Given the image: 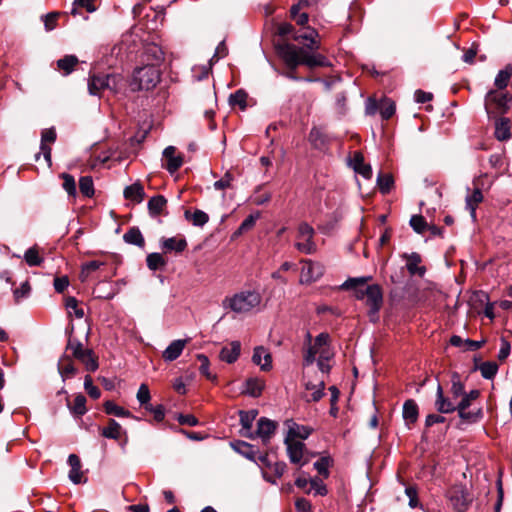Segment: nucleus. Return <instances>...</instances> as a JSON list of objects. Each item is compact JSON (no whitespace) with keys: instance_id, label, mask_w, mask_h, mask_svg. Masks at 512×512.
<instances>
[{"instance_id":"obj_1","label":"nucleus","mask_w":512,"mask_h":512,"mask_svg":"<svg viewBox=\"0 0 512 512\" xmlns=\"http://www.w3.org/2000/svg\"><path fill=\"white\" fill-rule=\"evenodd\" d=\"M164 60V52L157 44H148L141 54L142 66L135 68L130 87L132 91H149L154 89L161 80L160 65Z\"/></svg>"},{"instance_id":"obj_2","label":"nucleus","mask_w":512,"mask_h":512,"mask_svg":"<svg viewBox=\"0 0 512 512\" xmlns=\"http://www.w3.org/2000/svg\"><path fill=\"white\" fill-rule=\"evenodd\" d=\"M299 48L294 44L286 43L279 47V55L284 60L286 65L295 70L299 65H305L309 68L329 66L328 59L322 54L315 53V50L306 51Z\"/></svg>"},{"instance_id":"obj_3","label":"nucleus","mask_w":512,"mask_h":512,"mask_svg":"<svg viewBox=\"0 0 512 512\" xmlns=\"http://www.w3.org/2000/svg\"><path fill=\"white\" fill-rule=\"evenodd\" d=\"M262 296L256 290H242L232 296H227L222 301L225 310H231L236 314H247L258 308Z\"/></svg>"},{"instance_id":"obj_4","label":"nucleus","mask_w":512,"mask_h":512,"mask_svg":"<svg viewBox=\"0 0 512 512\" xmlns=\"http://www.w3.org/2000/svg\"><path fill=\"white\" fill-rule=\"evenodd\" d=\"M125 86L124 77L121 74H92L88 79V91L91 95L99 96L105 90L119 93Z\"/></svg>"},{"instance_id":"obj_5","label":"nucleus","mask_w":512,"mask_h":512,"mask_svg":"<svg viewBox=\"0 0 512 512\" xmlns=\"http://www.w3.org/2000/svg\"><path fill=\"white\" fill-rule=\"evenodd\" d=\"M277 31L280 36L292 35L293 40L301 43L308 50H318L320 48L319 33L312 27L295 31L292 24L284 22L279 24Z\"/></svg>"},{"instance_id":"obj_6","label":"nucleus","mask_w":512,"mask_h":512,"mask_svg":"<svg viewBox=\"0 0 512 512\" xmlns=\"http://www.w3.org/2000/svg\"><path fill=\"white\" fill-rule=\"evenodd\" d=\"M306 341L308 343V348L304 354V364L311 365L315 361V357L317 354L321 355V351H329L328 350V342H329V334L328 333H320L316 336L314 343H312V336L310 333L306 335Z\"/></svg>"},{"instance_id":"obj_7","label":"nucleus","mask_w":512,"mask_h":512,"mask_svg":"<svg viewBox=\"0 0 512 512\" xmlns=\"http://www.w3.org/2000/svg\"><path fill=\"white\" fill-rule=\"evenodd\" d=\"M512 97L506 92L491 90L485 97V108L487 113L492 109L497 112L504 113L509 109Z\"/></svg>"},{"instance_id":"obj_8","label":"nucleus","mask_w":512,"mask_h":512,"mask_svg":"<svg viewBox=\"0 0 512 512\" xmlns=\"http://www.w3.org/2000/svg\"><path fill=\"white\" fill-rule=\"evenodd\" d=\"M314 229L308 223H301L298 227V242L295 247L304 254H312L316 251V244L313 241Z\"/></svg>"},{"instance_id":"obj_9","label":"nucleus","mask_w":512,"mask_h":512,"mask_svg":"<svg viewBox=\"0 0 512 512\" xmlns=\"http://www.w3.org/2000/svg\"><path fill=\"white\" fill-rule=\"evenodd\" d=\"M366 294V305L369 307V316L371 321H376L378 319V312L383 303V295L382 290L379 285L373 284L366 286L365 288Z\"/></svg>"},{"instance_id":"obj_10","label":"nucleus","mask_w":512,"mask_h":512,"mask_svg":"<svg viewBox=\"0 0 512 512\" xmlns=\"http://www.w3.org/2000/svg\"><path fill=\"white\" fill-rule=\"evenodd\" d=\"M301 263L303 264L299 280L301 284H310L322 277L324 268L320 263L312 260H302Z\"/></svg>"},{"instance_id":"obj_11","label":"nucleus","mask_w":512,"mask_h":512,"mask_svg":"<svg viewBox=\"0 0 512 512\" xmlns=\"http://www.w3.org/2000/svg\"><path fill=\"white\" fill-rule=\"evenodd\" d=\"M460 401L456 404V411L459 417L466 422L475 423L479 421L482 416V409L478 408L475 411H468V408L472 405V401L467 398L466 395L460 397Z\"/></svg>"},{"instance_id":"obj_12","label":"nucleus","mask_w":512,"mask_h":512,"mask_svg":"<svg viewBox=\"0 0 512 512\" xmlns=\"http://www.w3.org/2000/svg\"><path fill=\"white\" fill-rule=\"evenodd\" d=\"M452 506L459 512L467 509L471 502L467 490L463 486L452 487L447 494Z\"/></svg>"},{"instance_id":"obj_13","label":"nucleus","mask_w":512,"mask_h":512,"mask_svg":"<svg viewBox=\"0 0 512 512\" xmlns=\"http://www.w3.org/2000/svg\"><path fill=\"white\" fill-rule=\"evenodd\" d=\"M277 422L270 420L266 417H261L257 421V429L254 431L255 438L258 437L261 439L263 444H268L275 434V431L277 429Z\"/></svg>"},{"instance_id":"obj_14","label":"nucleus","mask_w":512,"mask_h":512,"mask_svg":"<svg viewBox=\"0 0 512 512\" xmlns=\"http://www.w3.org/2000/svg\"><path fill=\"white\" fill-rule=\"evenodd\" d=\"M455 399L452 397H447L444 395L443 388L440 384L437 386L436 390V399H435V408L439 413L449 414L456 411V403Z\"/></svg>"},{"instance_id":"obj_15","label":"nucleus","mask_w":512,"mask_h":512,"mask_svg":"<svg viewBox=\"0 0 512 512\" xmlns=\"http://www.w3.org/2000/svg\"><path fill=\"white\" fill-rule=\"evenodd\" d=\"M284 442L287 446V453L290 461L294 464H299L303 466L306 461H302L305 445L299 440H291L289 438H285Z\"/></svg>"},{"instance_id":"obj_16","label":"nucleus","mask_w":512,"mask_h":512,"mask_svg":"<svg viewBox=\"0 0 512 512\" xmlns=\"http://www.w3.org/2000/svg\"><path fill=\"white\" fill-rule=\"evenodd\" d=\"M68 464L70 466V471L68 477L71 482L74 484L85 483L87 478L82 471V465L80 458L76 454H70L68 457Z\"/></svg>"},{"instance_id":"obj_17","label":"nucleus","mask_w":512,"mask_h":512,"mask_svg":"<svg viewBox=\"0 0 512 512\" xmlns=\"http://www.w3.org/2000/svg\"><path fill=\"white\" fill-rule=\"evenodd\" d=\"M163 157L166 160L165 168L170 174L175 173L183 164V157L181 154L176 155V148L168 146L163 151Z\"/></svg>"},{"instance_id":"obj_18","label":"nucleus","mask_w":512,"mask_h":512,"mask_svg":"<svg viewBox=\"0 0 512 512\" xmlns=\"http://www.w3.org/2000/svg\"><path fill=\"white\" fill-rule=\"evenodd\" d=\"M369 279L370 277L349 278L340 286V289H354L355 297L359 300H364L366 298L365 284Z\"/></svg>"},{"instance_id":"obj_19","label":"nucleus","mask_w":512,"mask_h":512,"mask_svg":"<svg viewBox=\"0 0 512 512\" xmlns=\"http://www.w3.org/2000/svg\"><path fill=\"white\" fill-rule=\"evenodd\" d=\"M257 411L251 410V411H241L240 412V424L242 426L241 428V435L249 438V439H255L254 431H252V425L253 421L256 418Z\"/></svg>"},{"instance_id":"obj_20","label":"nucleus","mask_w":512,"mask_h":512,"mask_svg":"<svg viewBox=\"0 0 512 512\" xmlns=\"http://www.w3.org/2000/svg\"><path fill=\"white\" fill-rule=\"evenodd\" d=\"M252 361L255 365L260 366L263 371H269L272 368L271 354L262 346L254 349Z\"/></svg>"},{"instance_id":"obj_21","label":"nucleus","mask_w":512,"mask_h":512,"mask_svg":"<svg viewBox=\"0 0 512 512\" xmlns=\"http://www.w3.org/2000/svg\"><path fill=\"white\" fill-rule=\"evenodd\" d=\"M240 351L241 343L239 341H232L221 349L219 358L228 364H232L239 358Z\"/></svg>"},{"instance_id":"obj_22","label":"nucleus","mask_w":512,"mask_h":512,"mask_svg":"<svg viewBox=\"0 0 512 512\" xmlns=\"http://www.w3.org/2000/svg\"><path fill=\"white\" fill-rule=\"evenodd\" d=\"M351 165L354 171L360 175H362L365 179L372 178V168L369 164L364 162V157L362 153L355 152L352 159Z\"/></svg>"},{"instance_id":"obj_23","label":"nucleus","mask_w":512,"mask_h":512,"mask_svg":"<svg viewBox=\"0 0 512 512\" xmlns=\"http://www.w3.org/2000/svg\"><path fill=\"white\" fill-rule=\"evenodd\" d=\"M186 340H174L172 341L169 346L163 351L162 357L167 362H172L176 360L183 352Z\"/></svg>"},{"instance_id":"obj_24","label":"nucleus","mask_w":512,"mask_h":512,"mask_svg":"<svg viewBox=\"0 0 512 512\" xmlns=\"http://www.w3.org/2000/svg\"><path fill=\"white\" fill-rule=\"evenodd\" d=\"M161 247L164 252L175 251L177 253H181L187 248V241L183 237L164 238L161 240Z\"/></svg>"},{"instance_id":"obj_25","label":"nucleus","mask_w":512,"mask_h":512,"mask_svg":"<svg viewBox=\"0 0 512 512\" xmlns=\"http://www.w3.org/2000/svg\"><path fill=\"white\" fill-rule=\"evenodd\" d=\"M404 257L407 259L406 268L411 275L422 277L425 274V267L419 265L421 263V256L418 253L413 252L409 255H404Z\"/></svg>"},{"instance_id":"obj_26","label":"nucleus","mask_w":512,"mask_h":512,"mask_svg":"<svg viewBox=\"0 0 512 512\" xmlns=\"http://www.w3.org/2000/svg\"><path fill=\"white\" fill-rule=\"evenodd\" d=\"M475 188L470 195L466 196V208L470 211L473 219L476 218V208L483 201V194L478 184L474 182Z\"/></svg>"},{"instance_id":"obj_27","label":"nucleus","mask_w":512,"mask_h":512,"mask_svg":"<svg viewBox=\"0 0 512 512\" xmlns=\"http://www.w3.org/2000/svg\"><path fill=\"white\" fill-rule=\"evenodd\" d=\"M510 120L506 117H499L495 121V137L499 141L510 139Z\"/></svg>"},{"instance_id":"obj_28","label":"nucleus","mask_w":512,"mask_h":512,"mask_svg":"<svg viewBox=\"0 0 512 512\" xmlns=\"http://www.w3.org/2000/svg\"><path fill=\"white\" fill-rule=\"evenodd\" d=\"M287 423L289 429L285 438L291 440H296V438L306 439L311 434V429L306 426L298 425L292 421H288Z\"/></svg>"},{"instance_id":"obj_29","label":"nucleus","mask_w":512,"mask_h":512,"mask_svg":"<svg viewBox=\"0 0 512 512\" xmlns=\"http://www.w3.org/2000/svg\"><path fill=\"white\" fill-rule=\"evenodd\" d=\"M124 197L127 200H131L136 203L142 202L145 197L143 186L140 183H134L130 186H127L124 190Z\"/></svg>"},{"instance_id":"obj_30","label":"nucleus","mask_w":512,"mask_h":512,"mask_svg":"<svg viewBox=\"0 0 512 512\" xmlns=\"http://www.w3.org/2000/svg\"><path fill=\"white\" fill-rule=\"evenodd\" d=\"M265 383L259 378H249L245 382L244 393L252 396L259 397L264 389Z\"/></svg>"},{"instance_id":"obj_31","label":"nucleus","mask_w":512,"mask_h":512,"mask_svg":"<svg viewBox=\"0 0 512 512\" xmlns=\"http://www.w3.org/2000/svg\"><path fill=\"white\" fill-rule=\"evenodd\" d=\"M306 390L311 391L309 395L308 401H319L324 395L325 383L321 379L317 383H312L311 381H306L304 383Z\"/></svg>"},{"instance_id":"obj_32","label":"nucleus","mask_w":512,"mask_h":512,"mask_svg":"<svg viewBox=\"0 0 512 512\" xmlns=\"http://www.w3.org/2000/svg\"><path fill=\"white\" fill-rule=\"evenodd\" d=\"M403 418L407 424H413L418 419V406L412 399L406 400L403 405Z\"/></svg>"},{"instance_id":"obj_33","label":"nucleus","mask_w":512,"mask_h":512,"mask_svg":"<svg viewBox=\"0 0 512 512\" xmlns=\"http://www.w3.org/2000/svg\"><path fill=\"white\" fill-rule=\"evenodd\" d=\"M79 60L75 55H65L57 61V68L63 75H69L78 64Z\"/></svg>"},{"instance_id":"obj_34","label":"nucleus","mask_w":512,"mask_h":512,"mask_svg":"<svg viewBox=\"0 0 512 512\" xmlns=\"http://www.w3.org/2000/svg\"><path fill=\"white\" fill-rule=\"evenodd\" d=\"M184 217L194 226L202 227L209 221V216L202 210L196 209L193 213L189 210L184 212Z\"/></svg>"},{"instance_id":"obj_35","label":"nucleus","mask_w":512,"mask_h":512,"mask_svg":"<svg viewBox=\"0 0 512 512\" xmlns=\"http://www.w3.org/2000/svg\"><path fill=\"white\" fill-rule=\"evenodd\" d=\"M309 141L311 145L317 149L324 148L327 143V136L324 134V132L317 127H313L309 133Z\"/></svg>"},{"instance_id":"obj_36","label":"nucleus","mask_w":512,"mask_h":512,"mask_svg":"<svg viewBox=\"0 0 512 512\" xmlns=\"http://www.w3.org/2000/svg\"><path fill=\"white\" fill-rule=\"evenodd\" d=\"M167 204V200L162 195H157L152 197L148 201V210L151 216H159L162 211L164 210L165 206Z\"/></svg>"},{"instance_id":"obj_37","label":"nucleus","mask_w":512,"mask_h":512,"mask_svg":"<svg viewBox=\"0 0 512 512\" xmlns=\"http://www.w3.org/2000/svg\"><path fill=\"white\" fill-rule=\"evenodd\" d=\"M121 425L114 419H109L108 425L101 430V435L108 439L118 440L121 436Z\"/></svg>"},{"instance_id":"obj_38","label":"nucleus","mask_w":512,"mask_h":512,"mask_svg":"<svg viewBox=\"0 0 512 512\" xmlns=\"http://www.w3.org/2000/svg\"><path fill=\"white\" fill-rule=\"evenodd\" d=\"M123 239L126 243L136 245L138 247H144L145 240L141 233V231L136 228H130L123 236Z\"/></svg>"},{"instance_id":"obj_39","label":"nucleus","mask_w":512,"mask_h":512,"mask_svg":"<svg viewBox=\"0 0 512 512\" xmlns=\"http://www.w3.org/2000/svg\"><path fill=\"white\" fill-rule=\"evenodd\" d=\"M512 77V65L508 64L506 67L498 72L495 77L494 84L495 86L503 90L507 87L510 79Z\"/></svg>"},{"instance_id":"obj_40","label":"nucleus","mask_w":512,"mask_h":512,"mask_svg":"<svg viewBox=\"0 0 512 512\" xmlns=\"http://www.w3.org/2000/svg\"><path fill=\"white\" fill-rule=\"evenodd\" d=\"M58 370L63 380L71 378L76 372L73 363L68 357H63L62 359H60L58 363Z\"/></svg>"},{"instance_id":"obj_41","label":"nucleus","mask_w":512,"mask_h":512,"mask_svg":"<svg viewBox=\"0 0 512 512\" xmlns=\"http://www.w3.org/2000/svg\"><path fill=\"white\" fill-rule=\"evenodd\" d=\"M104 265V262H101V261H96V260H93V261H89V262H86L84 264H82L81 266V272H80V280L82 282H85L88 280L90 274L96 270H98L101 266Z\"/></svg>"},{"instance_id":"obj_42","label":"nucleus","mask_w":512,"mask_h":512,"mask_svg":"<svg viewBox=\"0 0 512 512\" xmlns=\"http://www.w3.org/2000/svg\"><path fill=\"white\" fill-rule=\"evenodd\" d=\"M79 189L83 196L91 198L94 196V183L91 176H83L79 179Z\"/></svg>"},{"instance_id":"obj_43","label":"nucleus","mask_w":512,"mask_h":512,"mask_svg":"<svg viewBox=\"0 0 512 512\" xmlns=\"http://www.w3.org/2000/svg\"><path fill=\"white\" fill-rule=\"evenodd\" d=\"M394 184V179L391 174L380 173L377 177V185L382 194L390 192Z\"/></svg>"},{"instance_id":"obj_44","label":"nucleus","mask_w":512,"mask_h":512,"mask_svg":"<svg viewBox=\"0 0 512 512\" xmlns=\"http://www.w3.org/2000/svg\"><path fill=\"white\" fill-rule=\"evenodd\" d=\"M24 259L31 267L41 265L44 260L43 257L40 256L37 246L29 248L24 254Z\"/></svg>"},{"instance_id":"obj_45","label":"nucleus","mask_w":512,"mask_h":512,"mask_svg":"<svg viewBox=\"0 0 512 512\" xmlns=\"http://www.w3.org/2000/svg\"><path fill=\"white\" fill-rule=\"evenodd\" d=\"M450 393L453 399H458L465 393L464 384L461 382L460 376L457 373H453L451 377Z\"/></svg>"},{"instance_id":"obj_46","label":"nucleus","mask_w":512,"mask_h":512,"mask_svg":"<svg viewBox=\"0 0 512 512\" xmlns=\"http://www.w3.org/2000/svg\"><path fill=\"white\" fill-rule=\"evenodd\" d=\"M66 349L72 352V355L76 359H80L81 357H84V354L87 352L88 349H84L82 343L74 339L72 337H69L68 343L66 346Z\"/></svg>"},{"instance_id":"obj_47","label":"nucleus","mask_w":512,"mask_h":512,"mask_svg":"<svg viewBox=\"0 0 512 512\" xmlns=\"http://www.w3.org/2000/svg\"><path fill=\"white\" fill-rule=\"evenodd\" d=\"M104 410L108 415H115L117 417H129L131 414L128 410L110 400L104 403Z\"/></svg>"},{"instance_id":"obj_48","label":"nucleus","mask_w":512,"mask_h":512,"mask_svg":"<svg viewBox=\"0 0 512 512\" xmlns=\"http://www.w3.org/2000/svg\"><path fill=\"white\" fill-rule=\"evenodd\" d=\"M379 112L383 120L390 119L395 113V104L390 99H383L379 103Z\"/></svg>"},{"instance_id":"obj_49","label":"nucleus","mask_w":512,"mask_h":512,"mask_svg":"<svg viewBox=\"0 0 512 512\" xmlns=\"http://www.w3.org/2000/svg\"><path fill=\"white\" fill-rule=\"evenodd\" d=\"M146 263L148 268L152 271H156L166 265V262L160 253L148 254Z\"/></svg>"},{"instance_id":"obj_50","label":"nucleus","mask_w":512,"mask_h":512,"mask_svg":"<svg viewBox=\"0 0 512 512\" xmlns=\"http://www.w3.org/2000/svg\"><path fill=\"white\" fill-rule=\"evenodd\" d=\"M481 375L485 379H493L498 372V365L496 362L487 361L479 366Z\"/></svg>"},{"instance_id":"obj_51","label":"nucleus","mask_w":512,"mask_h":512,"mask_svg":"<svg viewBox=\"0 0 512 512\" xmlns=\"http://www.w3.org/2000/svg\"><path fill=\"white\" fill-rule=\"evenodd\" d=\"M247 93L243 90H237L229 97V104L231 106H239L241 110H245L247 104Z\"/></svg>"},{"instance_id":"obj_52","label":"nucleus","mask_w":512,"mask_h":512,"mask_svg":"<svg viewBox=\"0 0 512 512\" xmlns=\"http://www.w3.org/2000/svg\"><path fill=\"white\" fill-rule=\"evenodd\" d=\"M79 361L84 364L87 371L94 372L98 369L97 358L94 356V353L91 349L87 350V352L84 354V357H81Z\"/></svg>"},{"instance_id":"obj_53","label":"nucleus","mask_w":512,"mask_h":512,"mask_svg":"<svg viewBox=\"0 0 512 512\" xmlns=\"http://www.w3.org/2000/svg\"><path fill=\"white\" fill-rule=\"evenodd\" d=\"M60 177L63 179V189L68 193L69 196H76V183L72 175L68 173H62Z\"/></svg>"},{"instance_id":"obj_54","label":"nucleus","mask_w":512,"mask_h":512,"mask_svg":"<svg viewBox=\"0 0 512 512\" xmlns=\"http://www.w3.org/2000/svg\"><path fill=\"white\" fill-rule=\"evenodd\" d=\"M71 411L73 414L82 416L87 412L86 409V398L82 394H78L73 402V406L71 407Z\"/></svg>"},{"instance_id":"obj_55","label":"nucleus","mask_w":512,"mask_h":512,"mask_svg":"<svg viewBox=\"0 0 512 512\" xmlns=\"http://www.w3.org/2000/svg\"><path fill=\"white\" fill-rule=\"evenodd\" d=\"M259 218V213L256 214H250L248 217L244 219V221L241 223L237 231L235 232V235H241L244 232L249 231L252 229Z\"/></svg>"},{"instance_id":"obj_56","label":"nucleus","mask_w":512,"mask_h":512,"mask_svg":"<svg viewBox=\"0 0 512 512\" xmlns=\"http://www.w3.org/2000/svg\"><path fill=\"white\" fill-rule=\"evenodd\" d=\"M410 225L413 230L419 234L423 233L428 228V224L422 215H413L410 219Z\"/></svg>"},{"instance_id":"obj_57","label":"nucleus","mask_w":512,"mask_h":512,"mask_svg":"<svg viewBox=\"0 0 512 512\" xmlns=\"http://www.w3.org/2000/svg\"><path fill=\"white\" fill-rule=\"evenodd\" d=\"M31 292V286L28 281L21 284L19 288L14 289L13 296L16 303H19L22 299L29 296Z\"/></svg>"},{"instance_id":"obj_58","label":"nucleus","mask_w":512,"mask_h":512,"mask_svg":"<svg viewBox=\"0 0 512 512\" xmlns=\"http://www.w3.org/2000/svg\"><path fill=\"white\" fill-rule=\"evenodd\" d=\"M197 358L201 363L199 367L200 373L203 374L207 379L214 381L216 379V376L212 375L209 371L210 363L208 357L203 354H199Z\"/></svg>"},{"instance_id":"obj_59","label":"nucleus","mask_w":512,"mask_h":512,"mask_svg":"<svg viewBox=\"0 0 512 512\" xmlns=\"http://www.w3.org/2000/svg\"><path fill=\"white\" fill-rule=\"evenodd\" d=\"M233 181L234 176L232 175V173L227 171L220 180L214 183V188L216 190H225L231 187Z\"/></svg>"},{"instance_id":"obj_60","label":"nucleus","mask_w":512,"mask_h":512,"mask_svg":"<svg viewBox=\"0 0 512 512\" xmlns=\"http://www.w3.org/2000/svg\"><path fill=\"white\" fill-rule=\"evenodd\" d=\"M84 388L88 395L93 399H98L101 395L100 389L93 385L92 378L89 375L85 377Z\"/></svg>"},{"instance_id":"obj_61","label":"nucleus","mask_w":512,"mask_h":512,"mask_svg":"<svg viewBox=\"0 0 512 512\" xmlns=\"http://www.w3.org/2000/svg\"><path fill=\"white\" fill-rule=\"evenodd\" d=\"M150 399L151 396L148 386L146 384H141L137 392V400L145 407L146 405H150Z\"/></svg>"},{"instance_id":"obj_62","label":"nucleus","mask_w":512,"mask_h":512,"mask_svg":"<svg viewBox=\"0 0 512 512\" xmlns=\"http://www.w3.org/2000/svg\"><path fill=\"white\" fill-rule=\"evenodd\" d=\"M58 17H59L58 12H51V13H48V14L42 16L46 31H52L53 29L56 28Z\"/></svg>"},{"instance_id":"obj_63","label":"nucleus","mask_w":512,"mask_h":512,"mask_svg":"<svg viewBox=\"0 0 512 512\" xmlns=\"http://www.w3.org/2000/svg\"><path fill=\"white\" fill-rule=\"evenodd\" d=\"M330 358V352L329 351H321V355L318 358L317 365L319 370L322 373H328L330 371V365L328 364V360Z\"/></svg>"},{"instance_id":"obj_64","label":"nucleus","mask_w":512,"mask_h":512,"mask_svg":"<svg viewBox=\"0 0 512 512\" xmlns=\"http://www.w3.org/2000/svg\"><path fill=\"white\" fill-rule=\"evenodd\" d=\"M510 352H511L510 342L506 338L502 337L500 339V350L498 353V360L499 361L506 360L507 357L510 355Z\"/></svg>"}]
</instances>
